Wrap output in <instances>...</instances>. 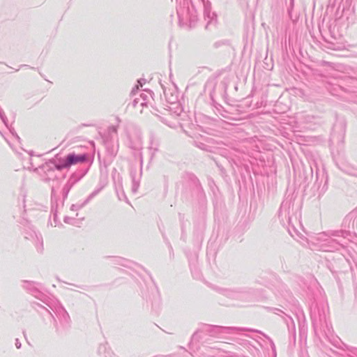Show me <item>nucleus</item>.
<instances>
[{"label": "nucleus", "instance_id": "f257e3e1", "mask_svg": "<svg viewBox=\"0 0 357 357\" xmlns=\"http://www.w3.org/2000/svg\"><path fill=\"white\" fill-rule=\"evenodd\" d=\"M86 160L85 155H75L74 153L68 154L64 162L62 164L61 167L67 168L71 165L83 162Z\"/></svg>", "mask_w": 357, "mask_h": 357}]
</instances>
